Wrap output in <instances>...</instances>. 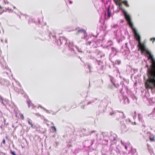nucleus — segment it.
I'll list each match as a JSON object with an SVG mask.
<instances>
[{"label": "nucleus", "instance_id": "nucleus-39", "mask_svg": "<svg viewBox=\"0 0 155 155\" xmlns=\"http://www.w3.org/2000/svg\"><path fill=\"white\" fill-rule=\"evenodd\" d=\"M96 131L95 130H92L90 131L89 132V134H91L95 132Z\"/></svg>", "mask_w": 155, "mask_h": 155}, {"label": "nucleus", "instance_id": "nucleus-32", "mask_svg": "<svg viewBox=\"0 0 155 155\" xmlns=\"http://www.w3.org/2000/svg\"><path fill=\"white\" fill-rule=\"evenodd\" d=\"M110 80L111 81V82L113 84H114L115 83V82H114V80L113 78L112 77H110Z\"/></svg>", "mask_w": 155, "mask_h": 155}, {"label": "nucleus", "instance_id": "nucleus-64", "mask_svg": "<svg viewBox=\"0 0 155 155\" xmlns=\"http://www.w3.org/2000/svg\"><path fill=\"white\" fill-rule=\"evenodd\" d=\"M134 123H135V124H136V123L135 122H134Z\"/></svg>", "mask_w": 155, "mask_h": 155}, {"label": "nucleus", "instance_id": "nucleus-7", "mask_svg": "<svg viewBox=\"0 0 155 155\" xmlns=\"http://www.w3.org/2000/svg\"><path fill=\"white\" fill-rule=\"evenodd\" d=\"M134 35V37L136 38V40L138 41L139 44H140V47L141 50L143 51H145V48L144 45H142L140 42V36L139 34L137 33H135Z\"/></svg>", "mask_w": 155, "mask_h": 155}, {"label": "nucleus", "instance_id": "nucleus-6", "mask_svg": "<svg viewBox=\"0 0 155 155\" xmlns=\"http://www.w3.org/2000/svg\"><path fill=\"white\" fill-rule=\"evenodd\" d=\"M0 62L3 68L4 69H6L7 71H6V73L7 74H8L9 72H11L10 69L6 66V62L5 61L3 57H1V55H0Z\"/></svg>", "mask_w": 155, "mask_h": 155}, {"label": "nucleus", "instance_id": "nucleus-28", "mask_svg": "<svg viewBox=\"0 0 155 155\" xmlns=\"http://www.w3.org/2000/svg\"><path fill=\"white\" fill-rule=\"evenodd\" d=\"M150 102L151 101V103H155V97H152L150 98Z\"/></svg>", "mask_w": 155, "mask_h": 155}, {"label": "nucleus", "instance_id": "nucleus-50", "mask_svg": "<svg viewBox=\"0 0 155 155\" xmlns=\"http://www.w3.org/2000/svg\"><path fill=\"white\" fill-rule=\"evenodd\" d=\"M36 114L37 115V116H38V115H40L39 114V113H36Z\"/></svg>", "mask_w": 155, "mask_h": 155}, {"label": "nucleus", "instance_id": "nucleus-16", "mask_svg": "<svg viewBox=\"0 0 155 155\" xmlns=\"http://www.w3.org/2000/svg\"><path fill=\"white\" fill-rule=\"evenodd\" d=\"M138 116L139 121L142 123H143L144 121L143 119V117L140 114H138Z\"/></svg>", "mask_w": 155, "mask_h": 155}, {"label": "nucleus", "instance_id": "nucleus-52", "mask_svg": "<svg viewBox=\"0 0 155 155\" xmlns=\"http://www.w3.org/2000/svg\"><path fill=\"white\" fill-rule=\"evenodd\" d=\"M152 40H153V38H150V41H152Z\"/></svg>", "mask_w": 155, "mask_h": 155}, {"label": "nucleus", "instance_id": "nucleus-40", "mask_svg": "<svg viewBox=\"0 0 155 155\" xmlns=\"http://www.w3.org/2000/svg\"><path fill=\"white\" fill-rule=\"evenodd\" d=\"M103 102H106V104H107V102H106V100L105 99H104L103 100L101 101V103H103Z\"/></svg>", "mask_w": 155, "mask_h": 155}, {"label": "nucleus", "instance_id": "nucleus-26", "mask_svg": "<svg viewBox=\"0 0 155 155\" xmlns=\"http://www.w3.org/2000/svg\"><path fill=\"white\" fill-rule=\"evenodd\" d=\"M116 5H118L119 4H121L120 2L121 0H113Z\"/></svg>", "mask_w": 155, "mask_h": 155}, {"label": "nucleus", "instance_id": "nucleus-21", "mask_svg": "<svg viewBox=\"0 0 155 155\" xmlns=\"http://www.w3.org/2000/svg\"><path fill=\"white\" fill-rule=\"evenodd\" d=\"M78 32L82 33L84 35L86 33V31L83 29H79L78 30Z\"/></svg>", "mask_w": 155, "mask_h": 155}, {"label": "nucleus", "instance_id": "nucleus-11", "mask_svg": "<svg viewBox=\"0 0 155 155\" xmlns=\"http://www.w3.org/2000/svg\"><path fill=\"white\" fill-rule=\"evenodd\" d=\"M85 66L86 67L85 71L87 73H91L92 72L91 71V66L89 63L86 64Z\"/></svg>", "mask_w": 155, "mask_h": 155}, {"label": "nucleus", "instance_id": "nucleus-45", "mask_svg": "<svg viewBox=\"0 0 155 155\" xmlns=\"http://www.w3.org/2000/svg\"><path fill=\"white\" fill-rule=\"evenodd\" d=\"M127 120L128 121H129V122H130V120L129 119H127Z\"/></svg>", "mask_w": 155, "mask_h": 155}, {"label": "nucleus", "instance_id": "nucleus-12", "mask_svg": "<svg viewBox=\"0 0 155 155\" xmlns=\"http://www.w3.org/2000/svg\"><path fill=\"white\" fill-rule=\"evenodd\" d=\"M97 64L98 65V66H97V68L98 70H102V69L103 68V66L102 65H101L102 62L100 61H97Z\"/></svg>", "mask_w": 155, "mask_h": 155}, {"label": "nucleus", "instance_id": "nucleus-46", "mask_svg": "<svg viewBox=\"0 0 155 155\" xmlns=\"http://www.w3.org/2000/svg\"><path fill=\"white\" fill-rule=\"evenodd\" d=\"M107 5V2L106 3L105 5V8L106 7H107L106 5Z\"/></svg>", "mask_w": 155, "mask_h": 155}, {"label": "nucleus", "instance_id": "nucleus-4", "mask_svg": "<svg viewBox=\"0 0 155 155\" xmlns=\"http://www.w3.org/2000/svg\"><path fill=\"white\" fill-rule=\"evenodd\" d=\"M116 5L118 6V8H119V9L121 10L122 12L124 14L125 18L127 21L128 22V24L130 26H132V24L131 22L130 17L129 15L128 14L127 12L122 7L121 4H119L118 5Z\"/></svg>", "mask_w": 155, "mask_h": 155}, {"label": "nucleus", "instance_id": "nucleus-1", "mask_svg": "<svg viewBox=\"0 0 155 155\" xmlns=\"http://www.w3.org/2000/svg\"><path fill=\"white\" fill-rule=\"evenodd\" d=\"M146 52L149 55V59H150L151 64L149 67L148 65H146L147 68V73L148 77L147 83L148 86L153 85L155 87V60L154 59L153 55L148 51Z\"/></svg>", "mask_w": 155, "mask_h": 155}, {"label": "nucleus", "instance_id": "nucleus-58", "mask_svg": "<svg viewBox=\"0 0 155 155\" xmlns=\"http://www.w3.org/2000/svg\"><path fill=\"white\" fill-rule=\"evenodd\" d=\"M126 82H128V80H127L126 81Z\"/></svg>", "mask_w": 155, "mask_h": 155}, {"label": "nucleus", "instance_id": "nucleus-15", "mask_svg": "<svg viewBox=\"0 0 155 155\" xmlns=\"http://www.w3.org/2000/svg\"><path fill=\"white\" fill-rule=\"evenodd\" d=\"M111 49L113 53L115 55L117 52V48L115 47H112L111 48Z\"/></svg>", "mask_w": 155, "mask_h": 155}, {"label": "nucleus", "instance_id": "nucleus-44", "mask_svg": "<svg viewBox=\"0 0 155 155\" xmlns=\"http://www.w3.org/2000/svg\"><path fill=\"white\" fill-rule=\"evenodd\" d=\"M68 1L69 2V3L70 4H72L73 3L70 0H68Z\"/></svg>", "mask_w": 155, "mask_h": 155}, {"label": "nucleus", "instance_id": "nucleus-53", "mask_svg": "<svg viewBox=\"0 0 155 155\" xmlns=\"http://www.w3.org/2000/svg\"><path fill=\"white\" fill-rule=\"evenodd\" d=\"M121 143L122 144H123V143L121 140Z\"/></svg>", "mask_w": 155, "mask_h": 155}, {"label": "nucleus", "instance_id": "nucleus-13", "mask_svg": "<svg viewBox=\"0 0 155 155\" xmlns=\"http://www.w3.org/2000/svg\"><path fill=\"white\" fill-rule=\"evenodd\" d=\"M100 102V100L97 98H93L90 101L88 102L87 104V105L91 104V103H97Z\"/></svg>", "mask_w": 155, "mask_h": 155}, {"label": "nucleus", "instance_id": "nucleus-2", "mask_svg": "<svg viewBox=\"0 0 155 155\" xmlns=\"http://www.w3.org/2000/svg\"><path fill=\"white\" fill-rule=\"evenodd\" d=\"M49 37L51 38H52L54 39L55 43L58 45L64 44V46L65 48L67 47L69 51V54L71 55H75L76 52L74 49V46L72 42L71 43L69 41H68L64 37H60L59 41L60 43H59L58 41L57 40L56 38L55 34L54 33L51 32L49 35Z\"/></svg>", "mask_w": 155, "mask_h": 155}, {"label": "nucleus", "instance_id": "nucleus-31", "mask_svg": "<svg viewBox=\"0 0 155 155\" xmlns=\"http://www.w3.org/2000/svg\"><path fill=\"white\" fill-rule=\"evenodd\" d=\"M121 63V61L120 60H116L115 61V63L116 64H119Z\"/></svg>", "mask_w": 155, "mask_h": 155}, {"label": "nucleus", "instance_id": "nucleus-30", "mask_svg": "<svg viewBox=\"0 0 155 155\" xmlns=\"http://www.w3.org/2000/svg\"><path fill=\"white\" fill-rule=\"evenodd\" d=\"M41 108L45 110L46 111V112L48 113H50V112L48 110L46 109L45 108L42 107L41 106H40Z\"/></svg>", "mask_w": 155, "mask_h": 155}, {"label": "nucleus", "instance_id": "nucleus-47", "mask_svg": "<svg viewBox=\"0 0 155 155\" xmlns=\"http://www.w3.org/2000/svg\"><path fill=\"white\" fill-rule=\"evenodd\" d=\"M125 149H126V150H127V146L126 145V146H125Z\"/></svg>", "mask_w": 155, "mask_h": 155}, {"label": "nucleus", "instance_id": "nucleus-29", "mask_svg": "<svg viewBox=\"0 0 155 155\" xmlns=\"http://www.w3.org/2000/svg\"><path fill=\"white\" fill-rule=\"evenodd\" d=\"M113 42L111 41H109L107 43V46H110L113 44Z\"/></svg>", "mask_w": 155, "mask_h": 155}, {"label": "nucleus", "instance_id": "nucleus-18", "mask_svg": "<svg viewBox=\"0 0 155 155\" xmlns=\"http://www.w3.org/2000/svg\"><path fill=\"white\" fill-rule=\"evenodd\" d=\"M28 104V107H30L31 106H32V107H34V104L31 103V101L30 100H28L27 102Z\"/></svg>", "mask_w": 155, "mask_h": 155}, {"label": "nucleus", "instance_id": "nucleus-38", "mask_svg": "<svg viewBox=\"0 0 155 155\" xmlns=\"http://www.w3.org/2000/svg\"><path fill=\"white\" fill-rule=\"evenodd\" d=\"M93 42H91V41H88L87 44V45H91V43Z\"/></svg>", "mask_w": 155, "mask_h": 155}, {"label": "nucleus", "instance_id": "nucleus-55", "mask_svg": "<svg viewBox=\"0 0 155 155\" xmlns=\"http://www.w3.org/2000/svg\"><path fill=\"white\" fill-rule=\"evenodd\" d=\"M153 40L154 41H155V38H153Z\"/></svg>", "mask_w": 155, "mask_h": 155}, {"label": "nucleus", "instance_id": "nucleus-56", "mask_svg": "<svg viewBox=\"0 0 155 155\" xmlns=\"http://www.w3.org/2000/svg\"><path fill=\"white\" fill-rule=\"evenodd\" d=\"M142 126H143L144 127H145V125H143H143H142Z\"/></svg>", "mask_w": 155, "mask_h": 155}, {"label": "nucleus", "instance_id": "nucleus-20", "mask_svg": "<svg viewBox=\"0 0 155 155\" xmlns=\"http://www.w3.org/2000/svg\"><path fill=\"white\" fill-rule=\"evenodd\" d=\"M131 23L132 24V26H130V25L128 24V22H127V23L130 26V27L132 28V30H133V32H134V34H135V33H137V31L136 30V29L135 28H134L133 27V25L132 23V22L131 21Z\"/></svg>", "mask_w": 155, "mask_h": 155}, {"label": "nucleus", "instance_id": "nucleus-48", "mask_svg": "<svg viewBox=\"0 0 155 155\" xmlns=\"http://www.w3.org/2000/svg\"><path fill=\"white\" fill-rule=\"evenodd\" d=\"M104 55H101L100 57H104Z\"/></svg>", "mask_w": 155, "mask_h": 155}, {"label": "nucleus", "instance_id": "nucleus-43", "mask_svg": "<svg viewBox=\"0 0 155 155\" xmlns=\"http://www.w3.org/2000/svg\"><path fill=\"white\" fill-rule=\"evenodd\" d=\"M2 143L4 144H5V140L4 139L3 140V141H2Z\"/></svg>", "mask_w": 155, "mask_h": 155}, {"label": "nucleus", "instance_id": "nucleus-27", "mask_svg": "<svg viewBox=\"0 0 155 155\" xmlns=\"http://www.w3.org/2000/svg\"><path fill=\"white\" fill-rule=\"evenodd\" d=\"M28 123L31 125V127L32 128H34L33 127V125L32 124L31 122V121L30 119H29L28 121Z\"/></svg>", "mask_w": 155, "mask_h": 155}, {"label": "nucleus", "instance_id": "nucleus-22", "mask_svg": "<svg viewBox=\"0 0 155 155\" xmlns=\"http://www.w3.org/2000/svg\"><path fill=\"white\" fill-rule=\"evenodd\" d=\"M122 47L123 49L125 48L126 49L124 50H127L129 49L128 43H126L124 45L122 46Z\"/></svg>", "mask_w": 155, "mask_h": 155}, {"label": "nucleus", "instance_id": "nucleus-25", "mask_svg": "<svg viewBox=\"0 0 155 155\" xmlns=\"http://www.w3.org/2000/svg\"><path fill=\"white\" fill-rule=\"evenodd\" d=\"M0 99L1 100V102L5 106H6V103L5 102V101H7V100H3V98L2 97H0Z\"/></svg>", "mask_w": 155, "mask_h": 155}, {"label": "nucleus", "instance_id": "nucleus-33", "mask_svg": "<svg viewBox=\"0 0 155 155\" xmlns=\"http://www.w3.org/2000/svg\"><path fill=\"white\" fill-rule=\"evenodd\" d=\"M51 128L53 129L54 130V132H56V128L54 126H53L51 127Z\"/></svg>", "mask_w": 155, "mask_h": 155}, {"label": "nucleus", "instance_id": "nucleus-35", "mask_svg": "<svg viewBox=\"0 0 155 155\" xmlns=\"http://www.w3.org/2000/svg\"><path fill=\"white\" fill-rule=\"evenodd\" d=\"M154 137H150V140L151 141H153L154 140Z\"/></svg>", "mask_w": 155, "mask_h": 155}, {"label": "nucleus", "instance_id": "nucleus-62", "mask_svg": "<svg viewBox=\"0 0 155 155\" xmlns=\"http://www.w3.org/2000/svg\"><path fill=\"white\" fill-rule=\"evenodd\" d=\"M53 114H54H54H55V113Z\"/></svg>", "mask_w": 155, "mask_h": 155}, {"label": "nucleus", "instance_id": "nucleus-34", "mask_svg": "<svg viewBox=\"0 0 155 155\" xmlns=\"http://www.w3.org/2000/svg\"><path fill=\"white\" fill-rule=\"evenodd\" d=\"M10 152L12 155H16V154L15 153L14 151L10 150Z\"/></svg>", "mask_w": 155, "mask_h": 155}, {"label": "nucleus", "instance_id": "nucleus-8", "mask_svg": "<svg viewBox=\"0 0 155 155\" xmlns=\"http://www.w3.org/2000/svg\"><path fill=\"white\" fill-rule=\"evenodd\" d=\"M118 28V26L117 25H114L112 28V29L114 28H116L117 30L114 31V35H115V38L116 39H117L119 38V37L120 35V30H118L117 28Z\"/></svg>", "mask_w": 155, "mask_h": 155}, {"label": "nucleus", "instance_id": "nucleus-54", "mask_svg": "<svg viewBox=\"0 0 155 155\" xmlns=\"http://www.w3.org/2000/svg\"><path fill=\"white\" fill-rule=\"evenodd\" d=\"M121 41V40L120 39L118 41V42H120V41Z\"/></svg>", "mask_w": 155, "mask_h": 155}, {"label": "nucleus", "instance_id": "nucleus-41", "mask_svg": "<svg viewBox=\"0 0 155 155\" xmlns=\"http://www.w3.org/2000/svg\"><path fill=\"white\" fill-rule=\"evenodd\" d=\"M114 71L116 73H117L118 71V69H117L116 68H115V69L114 70Z\"/></svg>", "mask_w": 155, "mask_h": 155}, {"label": "nucleus", "instance_id": "nucleus-60", "mask_svg": "<svg viewBox=\"0 0 155 155\" xmlns=\"http://www.w3.org/2000/svg\"><path fill=\"white\" fill-rule=\"evenodd\" d=\"M135 117V116H134V119Z\"/></svg>", "mask_w": 155, "mask_h": 155}, {"label": "nucleus", "instance_id": "nucleus-24", "mask_svg": "<svg viewBox=\"0 0 155 155\" xmlns=\"http://www.w3.org/2000/svg\"><path fill=\"white\" fill-rule=\"evenodd\" d=\"M76 49L77 50L78 52L82 53L83 52V50L81 48H79L76 46H75Z\"/></svg>", "mask_w": 155, "mask_h": 155}, {"label": "nucleus", "instance_id": "nucleus-3", "mask_svg": "<svg viewBox=\"0 0 155 155\" xmlns=\"http://www.w3.org/2000/svg\"><path fill=\"white\" fill-rule=\"evenodd\" d=\"M117 135L115 134L112 133L110 134L109 137H107V136H104L103 142L104 144H107L108 141V139H109L110 141L112 142V144H115L117 142Z\"/></svg>", "mask_w": 155, "mask_h": 155}, {"label": "nucleus", "instance_id": "nucleus-5", "mask_svg": "<svg viewBox=\"0 0 155 155\" xmlns=\"http://www.w3.org/2000/svg\"><path fill=\"white\" fill-rule=\"evenodd\" d=\"M113 85L115 87L119 89V90L121 93H122V91L124 89L126 91H127V87L124 85L123 81L121 82L120 84H117L115 83Z\"/></svg>", "mask_w": 155, "mask_h": 155}, {"label": "nucleus", "instance_id": "nucleus-63", "mask_svg": "<svg viewBox=\"0 0 155 155\" xmlns=\"http://www.w3.org/2000/svg\"><path fill=\"white\" fill-rule=\"evenodd\" d=\"M51 124H53V123H52Z\"/></svg>", "mask_w": 155, "mask_h": 155}, {"label": "nucleus", "instance_id": "nucleus-14", "mask_svg": "<svg viewBox=\"0 0 155 155\" xmlns=\"http://www.w3.org/2000/svg\"><path fill=\"white\" fill-rule=\"evenodd\" d=\"M122 97L123 100V103L124 104H128L129 103V100L128 98L123 96H122Z\"/></svg>", "mask_w": 155, "mask_h": 155}, {"label": "nucleus", "instance_id": "nucleus-17", "mask_svg": "<svg viewBox=\"0 0 155 155\" xmlns=\"http://www.w3.org/2000/svg\"><path fill=\"white\" fill-rule=\"evenodd\" d=\"M110 5H108L107 6V16L108 18H110L111 16V13L110 11Z\"/></svg>", "mask_w": 155, "mask_h": 155}, {"label": "nucleus", "instance_id": "nucleus-9", "mask_svg": "<svg viewBox=\"0 0 155 155\" xmlns=\"http://www.w3.org/2000/svg\"><path fill=\"white\" fill-rule=\"evenodd\" d=\"M115 115L116 118L119 119L120 118L123 119L125 117L124 114L123 112H119L118 111L115 112Z\"/></svg>", "mask_w": 155, "mask_h": 155}, {"label": "nucleus", "instance_id": "nucleus-51", "mask_svg": "<svg viewBox=\"0 0 155 155\" xmlns=\"http://www.w3.org/2000/svg\"><path fill=\"white\" fill-rule=\"evenodd\" d=\"M18 85H19L20 86H21V84H20L19 82H18Z\"/></svg>", "mask_w": 155, "mask_h": 155}, {"label": "nucleus", "instance_id": "nucleus-19", "mask_svg": "<svg viewBox=\"0 0 155 155\" xmlns=\"http://www.w3.org/2000/svg\"><path fill=\"white\" fill-rule=\"evenodd\" d=\"M120 124L121 125V129L123 130H125L126 128L125 125L121 121Z\"/></svg>", "mask_w": 155, "mask_h": 155}, {"label": "nucleus", "instance_id": "nucleus-61", "mask_svg": "<svg viewBox=\"0 0 155 155\" xmlns=\"http://www.w3.org/2000/svg\"><path fill=\"white\" fill-rule=\"evenodd\" d=\"M16 8V7H14V8Z\"/></svg>", "mask_w": 155, "mask_h": 155}, {"label": "nucleus", "instance_id": "nucleus-10", "mask_svg": "<svg viewBox=\"0 0 155 155\" xmlns=\"http://www.w3.org/2000/svg\"><path fill=\"white\" fill-rule=\"evenodd\" d=\"M5 102L6 103V106L8 108L12 109L14 108L15 107L14 104L12 101L8 100L5 101Z\"/></svg>", "mask_w": 155, "mask_h": 155}, {"label": "nucleus", "instance_id": "nucleus-37", "mask_svg": "<svg viewBox=\"0 0 155 155\" xmlns=\"http://www.w3.org/2000/svg\"><path fill=\"white\" fill-rule=\"evenodd\" d=\"M20 116L21 117V119H24V116H23V115L22 114H20Z\"/></svg>", "mask_w": 155, "mask_h": 155}, {"label": "nucleus", "instance_id": "nucleus-57", "mask_svg": "<svg viewBox=\"0 0 155 155\" xmlns=\"http://www.w3.org/2000/svg\"><path fill=\"white\" fill-rule=\"evenodd\" d=\"M38 21L39 22V23H40V21H39V19H38Z\"/></svg>", "mask_w": 155, "mask_h": 155}, {"label": "nucleus", "instance_id": "nucleus-49", "mask_svg": "<svg viewBox=\"0 0 155 155\" xmlns=\"http://www.w3.org/2000/svg\"><path fill=\"white\" fill-rule=\"evenodd\" d=\"M109 87L110 88H112V86H110H110H109Z\"/></svg>", "mask_w": 155, "mask_h": 155}, {"label": "nucleus", "instance_id": "nucleus-23", "mask_svg": "<svg viewBox=\"0 0 155 155\" xmlns=\"http://www.w3.org/2000/svg\"><path fill=\"white\" fill-rule=\"evenodd\" d=\"M122 3L124 4V5H125L127 7H129V5L127 1L126 0H125L124 1L122 2Z\"/></svg>", "mask_w": 155, "mask_h": 155}, {"label": "nucleus", "instance_id": "nucleus-42", "mask_svg": "<svg viewBox=\"0 0 155 155\" xmlns=\"http://www.w3.org/2000/svg\"><path fill=\"white\" fill-rule=\"evenodd\" d=\"M85 105H82L81 106V108L82 109H84L85 107Z\"/></svg>", "mask_w": 155, "mask_h": 155}, {"label": "nucleus", "instance_id": "nucleus-59", "mask_svg": "<svg viewBox=\"0 0 155 155\" xmlns=\"http://www.w3.org/2000/svg\"><path fill=\"white\" fill-rule=\"evenodd\" d=\"M134 113L135 114H136V111H134Z\"/></svg>", "mask_w": 155, "mask_h": 155}, {"label": "nucleus", "instance_id": "nucleus-36", "mask_svg": "<svg viewBox=\"0 0 155 155\" xmlns=\"http://www.w3.org/2000/svg\"><path fill=\"white\" fill-rule=\"evenodd\" d=\"M115 112H114L113 111V112H112L110 113V114L111 116H112L113 115L114 116H116L115 115Z\"/></svg>", "mask_w": 155, "mask_h": 155}]
</instances>
